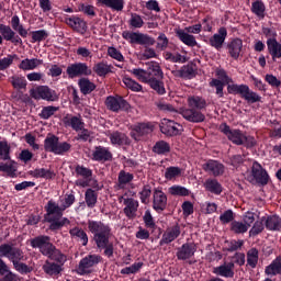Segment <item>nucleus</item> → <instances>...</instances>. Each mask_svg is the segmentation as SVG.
Segmentation results:
<instances>
[{
	"instance_id": "obj_1",
	"label": "nucleus",
	"mask_w": 281,
	"mask_h": 281,
	"mask_svg": "<svg viewBox=\"0 0 281 281\" xmlns=\"http://www.w3.org/2000/svg\"><path fill=\"white\" fill-rule=\"evenodd\" d=\"M60 202L61 205H59L54 200H49L44 206L46 212L44 214V221L49 223L48 229L50 232H60L65 225L71 224V221H69L67 217H64V214L65 210H69V207L76 203V195L74 194V191L66 193Z\"/></svg>"
},
{
	"instance_id": "obj_2",
	"label": "nucleus",
	"mask_w": 281,
	"mask_h": 281,
	"mask_svg": "<svg viewBox=\"0 0 281 281\" xmlns=\"http://www.w3.org/2000/svg\"><path fill=\"white\" fill-rule=\"evenodd\" d=\"M88 232L92 234V238L97 249L99 251H103V256L106 258H113V254L115 251V247L113 241H111V226L109 224H104L102 221H88Z\"/></svg>"
},
{
	"instance_id": "obj_3",
	"label": "nucleus",
	"mask_w": 281,
	"mask_h": 281,
	"mask_svg": "<svg viewBox=\"0 0 281 281\" xmlns=\"http://www.w3.org/2000/svg\"><path fill=\"white\" fill-rule=\"evenodd\" d=\"M215 76L221 80V82H224V85L227 86V92L233 95L239 94L243 100H246L248 104H256V102H260L262 100V97L257 94L255 91H251L249 89V86L241 83H234V79L227 75V71L223 68H216ZM233 83V85H232Z\"/></svg>"
},
{
	"instance_id": "obj_4",
	"label": "nucleus",
	"mask_w": 281,
	"mask_h": 281,
	"mask_svg": "<svg viewBox=\"0 0 281 281\" xmlns=\"http://www.w3.org/2000/svg\"><path fill=\"white\" fill-rule=\"evenodd\" d=\"M122 37L130 43V45H142L145 47L143 57L145 60H149V58H157V52L153 45L157 43L155 37L139 32L124 31L122 33Z\"/></svg>"
},
{
	"instance_id": "obj_5",
	"label": "nucleus",
	"mask_w": 281,
	"mask_h": 281,
	"mask_svg": "<svg viewBox=\"0 0 281 281\" xmlns=\"http://www.w3.org/2000/svg\"><path fill=\"white\" fill-rule=\"evenodd\" d=\"M187 102L189 108L182 111V117L193 124L205 122V114L201 111L207 109V100L201 95H191L188 98Z\"/></svg>"
},
{
	"instance_id": "obj_6",
	"label": "nucleus",
	"mask_w": 281,
	"mask_h": 281,
	"mask_svg": "<svg viewBox=\"0 0 281 281\" xmlns=\"http://www.w3.org/2000/svg\"><path fill=\"white\" fill-rule=\"evenodd\" d=\"M10 144L8 140H0V159L2 161L9 162H0V172L8 173V177H16V161L12 160L10 156Z\"/></svg>"
},
{
	"instance_id": "obj_7",
	"label": "nucleus",
	"mask_w": 281,
	"mask_h": 281,
	"mask_svg": "<svg viewBox=\"0 0 281 281\" xmlns=\"http://www.w3.org/2000/svg\"><path fill=\"white\" fill-rule=\"evenodd\" d=\"M249 183H257V186H267L269 183V173L267 169L262 168V165L258 161H254L250 170V176L247 178Z\"/></svg>"
},
{
	"instance_id": "obj_8",
	"label": "nucleus",
	"mask_w": 281,
	"mask_h": 281,
	"mask_svg": "<svg viewBox=\"0 0 281 281\" xmlns=\"http://www.w3.org/2000/svg\"><path fill=\"white\" fill-rule=\"evenodd\" d=\"M164 70H161V66L154 68V71L150 74L146 85L150 86V89L156 91L158 95H165L166 86L164 85Z\"/></svg>"
},
{
	"instance_id": "obj_9",
	"label": "nucleus",
	"mask_w": 281,
	"mask_h": 281,
	"mask_svg": "<svg viewBox=\"0 0 281 281\" xmlns=\"http://www.w3.org/2000/svg\"><path fill=\"white\" fill-rule=\"evenodd\" d=\"M130 137L134 142H142L147 135L155 131V125L150 122L136 123L130 127Z\"/></svg>"
},
{
	"instance_id": "obj_10",
	"label": "nucleus",
	"mask_w": 281,
	"mask_h": 281,
	"mask_svg": "<svg viewBox=\"0 0 281 281\" xmlns=\"http://www.w3.org/2000/svg\"><path fill=\"white\" fill-rule=\"evenodd\" d=\"M30 95L34 100H46V102H56L58 101V94L56 90H52L47 86H37L30 90Z\"/></svg>"
},
{
	"instance_id": "obj_11",
	"label": "nucleus",
	"mask_w": 281,
	"mask_h": 281,
	"mask_svg": "<svg viewBox=\"0 0 281 281\" xmlns=\"http://www.w3.org/2000/svg\"><path fill=\"white\" fill-rule=\"evenodd\" d=\"M104 104L108 111H112V113H120V111L126 112L131 109V104L122 95H109Z\"/></svg>"
},
{
	"instance_id": "obj_12",
	"label": "nucleus",
	"mask_w": 281,
	"mask_h": 281,
	"mask_svg": "<svg viewBox=\"0 0 281 281\" xmlns=\"http://www.w3.org/2000/svg\"><path fill=\"white\" fill-rule=\"evenodd\" d=\"M102 262V256L100 255H88L85 258H82L78 265L77 273L79 276H87L91 273V269L93 267L100 265Z\"/></svg>"
},
{
	"instance_id": "obj_13",
	"label": "nucleus",
	"mask_w": 281,
	"mask_h": 281,
	"mask_svg": "<svg viewBox=\"0 0 281 281\" xmlns=\"http://www.w3.org/2000/svg\"><path fill=\"white\" fill-rule=\"evenodd\" d=\"M0 258H8L12 265L15 262H21L23 260V250L18 247H13L10 244L0 245Z\"/></svg>"
},
{
	"instance_id": "obj_14",
	"label": "nucleus",
	"mask_w": 281,
	"mask_h": 281,
	"mask_svg": "<svg viewBox=\"0 0 281 281\" xmlns=\"http://www.w3.org/2000/svg\"><path fill=\"white\" fill-rule=\"evenodd\" d=\"M196 254V244L194 243H184L181 247L177 248L176 257L178 260L188 262L189 265H194L192 258Z\"/></svg>"
},
{
	"instance_id": "obj_15",
	"label": "nucleus",
	"mask_w": 281,
	"mask_h": 281,
	"mask_svg": "<svg viewBox=\"0 0 281 281\" xmlns=\"http://www.w3.org/2000/svg\"><path fill=\"white\" fill-rule=\"evenodd\" d=\"M66 74L68 78L74 80V78H81V76H91L93 71L89 68L87 63H75L67 67Z\"/></svg>"
},
{
	"instance_id": "obj_16",
	"label": "nucleus",
	"mask_w": 281,
	"mask_h": 281,
	"mask_svg": "<svg viewBox=\"0 0 281 281\" xmlns=\"http://www.w3.org/2000/svg\"><path fill=\"white\" fill-rule=\"evenodd\" d=\"M218 131L223 133L228 139V142H232V144H235V146H243V136L245 133L240 130H232L227 123H222L220 125Z\"/></svg>"
},
{
	"instance_id": "obj_17",
	"label": "nucleus",
	"mask_w": 281,
	"mask_h": 281,
	"mask_svg": "<svg viewBox=\"0 0 281 281\" xmlns=\"http://www.w3.org/2000/svg\"><path fill=\"white\" fill-rule=\"evenodd\" d=\"M30 245L33 249H38L42 256H46L54 244H52V237L47 235H38L30 239Z\"/></svg>"
},
{
	"instance_id": "obj_18",
	"label": "nucleus",
	"mask_w": 281,
	"mask_h": 281,
	"mask_svg": "<svg viewBox=\"0 0 281 281\" xmlns=\"http://www.w3.org/2000/svg\"><path fill=\"white\" fill-rule=\"evenodd\" d=\"M168 207V195L165 194L161 187L155 188L153 193V210L161 214Z\"/></svg>"
},
{
	"instance_id": "obj_19",
	"label": "nucleus",
	"mask_w": 281,
	"mask_h": 281,
	"mask_svg": "<svg viewBox=\"0 0 281 281\" xmlns=\"http://www.w3.org/2000/svg\"><path fill=\"white\" fill-rule=\"evenodd\" d=\"M65 23L68 25V27L78 34H87V30H89L87 21L78 15H70L65 18Z\"/></svg>"
},
{
	"instance_id": "obj_20",
	"label": "nucleus",
	"mask_w": 281,
	"mask_h": 281,
	"mask_svg": "<svg viewBox=\"0 0 281 281\" xmlns=\"http://www.w3.org/2000/svg\"><path fill=\"white\" fill-rule=\"evenodd\" d=\"M227 40V29L225 26H221L217 30V33L213 34L209 38V45L216 49V52H221L223 49V45H225V41Z\"/></svg>"
},
{
	"instance_id": "obj_21",
	"label": "nucleus",
	"mask_w": 281,
	"mask_h": 281,
	"mask_svg": "<svg viewBox=\"0 0 281 281\" xmlns=\"http://www.w3.org/2000/svg\"><path fill=\"white\" fill-rule=\"evenodd\" d=\"M202 169L212 177H222L225 173V165L218 160L210 159L202 165Z\"/></svg>"
},
{
	"instance_id": "obj_22",
	"label": "nucleus",
	"mask_w": 281,
	"mask_h": 281,
	"mask_svg": "<svg viewBox=\"0 0 281 281\" xmlns=\"http://www.w3.org/2000/svg\"><path fill=\"white\" fill-rule=\"evenodd\" d=\"M0 34L4 41H9L13 45H23L21 35L16 34V31L10 25L0 24Z\"/></svg>"
},
{
	"instance_id": "obj_23",
	"label": "nucleus",
	"mask_w": 281,
	"mask_h": 281,
	"mask_svg": "<svg viewBox=\"0 0 281 281\" xmlns=\"http://www.w3.org/2000/svg\"><path fill=\"white\" fill-rule=\"evenodd\" d=\"M159 63L157 61H150L147 64V70H144L142 68H134L131 70V74L139 80V82H144L145 85L148 82V79L153 76V71H155V68L158 67Z\"/></svg>"
},
{
	"instance_id": "obj_24",
	"label": "nucleus",
	"mask_w": 281,
	"mask_h": 281,
	"mask_svg": "<svg viewBox=\"0 0 281 281\" xmlns=\"http://www.w3.org/2000/svg\"><path fill=\"white\" fill-rule=\"evenodd\" d=\"M179 236H181V226L179 223H177L176 225L168 227L162 234V237L159 241L160 247H164V245H170V243H175Z\"/></svg>"
},
{
	"instance_id": "obj_25",
	"label": "nucleus",
	"mask_w": 281,
	"mask_h": 281,
	"mask_svg": "<svg viewBox=\"0 0 281 281\" xmlns=\"http://www.w3.org/2000/svg\"><path fill=\"white\" fill-rule=\"evenodd\" d=\"M125 207L123 212L128 221H135L137 218V210H139V201L133 198H126L123 201Z\"/></svg>"
},
{
	"instance_id": "obj_26",
	"label": "nucleus",
	"mask_w": 281,
	"mask_h": 281,
	"mask_svg": "<svg viewBox=\"0 0 281 281\" xmlns=\"http://www.w3.org/2000/svg\"><path fill=\"white\" fill-rule=\"evenodd\" d=\"M75 172L77 177H82V179H85V180H78L77 186H80L81 188H89V182L93 177V170L82 165H77L75 168Z\"/></svg>"
},
{
	"instance_id": "obj_27",
	"label": "nucleus",
	"mask_w": 281,
	"mask_h": 281,
	"mask_svg": "<svg viewBox=\"0 0 281 281\" xmlns=\"http://www.w3.org/2000/svg\"><path fill=\"white\" fill-rule=\"evenodd\" d=\"M228 55L233 60H238L240 54L243 53V40L240 37L232 38L226 46Z\"/></svg>"
},
{
	"instance_id": "obj_28",
	"label": "nucleus",
	"mask_w": 281,
	"mask_h": 281,
	"mask_svg": "<svg viewBox=\"0 0 281 281\" xmlns=\"http://www.w3.org/2000/svg\"><path fill=\"white\" fill-rule=\"evenodd\" d=\"M179 124L172 120L164 119L159 125L160 132L167 137H177L179 135Z\"/></svg>"
},
{
	"instance_id": "obj_29",
	"label": "nucleus",
	"mask_w": 281,
	"mask_h": 281,
	"mask_svg": "<svg viewBox=\"0 0 281 281\" xmlns=\"http://www.w3.org/2000/svg\"><path fill=\"white\" fill-rule=\"evenodd\" d=\"M49 260H53L55 265H60V267H65V262H67V255L63 252V250L56 248V246L53 244L48 252L44 255Z\"/></svg>"
},
{
	"instance_id": "obj_30",
	"label": "nucleus",
	"mask_w": 281,
	"mask_h": 281,
	"mask_svg": "<svg viewBox=\"0 0 281 281\" xmlns=\"http://www.w3.org/2000/svg\"><path fill=\"white\" fill-rule=\"evenodd\" d=\"M171 74L175 78H182V80L196 78V69L190 64L182 66L179 70H172Z\"/></svg>"
},
{
	"instance_id": "obj_31",
	"label": "nucleus",
	"mask_w": 281,
	"mask_h": 281,
	"mask_svg": "<svg viewBox=\"0 0 281 281\" xmlns=\"http://www.w3.org/2000/svg\"><path fill=\"white\" fill-rule=\"evenodd\" d=\"M112 146H131V138L124 132L114 131L108 134Z\"/></svg>"
},
{
	"instance_id": "obj_32",
	"label": "nucleus",
	"mask_w": 281,
	"mask_h": 281,
	"mask_svg": "<svg viewBox=\"0 0 281 281\" xmlns=\"http://www.w3.org/2000/svg\"><path fill=\"white\" fill-rule=\"evenodd\" d=\"M64 124L65 126H69L70 128H72V131H76V133H78L83 128L85 120H82V115L80 114H77V115L67 114L64 117Z\"/></svg>"
},
{
	"instance_id": "obj_33",
	"label": "nucleus",
	"mask_w": 281,
	"mask_h": 281,
	"mask_svg": "<svg viewBox=\"0 0 281 281\" xmlns=\"http://www.w3.org/2000/svg\"><path fill=\"white\" fill-rule=\"evenodd\" d=\"M93 161H113V153L109 150V147L97 146L92 151Z\"/></svg>"
},
{
	"instance_id": "obj_34",
	"label": "nucleus",
	"mask_w": 281,
	"mask_h": 281,
	"mask_svg": "<svg viewBox=\"0 0 281 281\" xmlns=\"http://www.w3.org/2000/svg\"><path fill=\"white\" fill-rule=\"evenodd\" d=\"M203 186L206 192L215 194V196H221V194H223V184L215 178L206 179Z\"/></svg>"
},
{
	"instance_id": "obj_35",
	"label": "nucleus",
	"mask_w": 281,
	"mask_h": 281,
	"mask_svg": "<svg viewBox=\"0 0 281 281\" xmlns=\"http://www.w3.org/2000/svg\"><path fill=\"white\" fill-rule=\"evenodd\" d=\"M42 269L44 273H46V276H49L50 278H58V276L63 273V266L49 260L45 261Z\"/></svg>"
},
{
	"instance_id": "obj_36",
	"label": "nucleus",
	"mask_w": 281,
	"mask_h": 281,
	"mask_svg": "<svg viewBox=\"0 0 281 281\" xmlns=\"http://www.w3.org/2000/svg\"><path fill=\"white\" fill-rule=\"evenodd\" d=\"M268 54H270L273 63L281 58V44L278 38H268L267 40Z\"/></svg>"
},
{
	"instance_id": "obj_37",
	"label": "nucleus",
	"mask_w": 281,
	"mask_h": 281,
	"mask_svg": "<svg viewBox=\"0 0 281 281\" xmlns=\"http://www.w3.org/2000/svg\"><path fill=\"white\" fill-rule=\"evenodd\" d=\"M69 235L75 240L81 243L82 247H87V245H89V235H87V232H85V229L75 226L69 229Z\"/></svg>"
},
{
	"instance_id": "obj_38",
	"label": "nucleus",
	"mask_w": 281,
	"mask_h": 281,
	"mask_svg": "<svg viewBox=\"0 0 281 281\" xmlns=\"http://www.w3.org/2000/svg\"><path fill=\"white\" fill-rule=\"evenodd\" d=\"M213 273L221 278H234V262H228L213 268Z\"/></svg>"
},
{
	"instance_id": "obj_39",
	"label": "nucleus",
	"mask_w": 281,
	"mask_h": 281,
	"mask_svg": "<svg viewBox=\"0 0 281 281\" xmlns=\"http://www.w3.org/2000/svg\"><path fill=\"white\" fill-rule=\"evenodd\" d=\"M265 225L268 232H281V217L276 214L265 216Z\"/></svg>"
},
{
	"instance_id": "obj_40",
	"label": "nucleus",
	"mask_w": 281,
	"mask_h": 281,
	"mask_svg": "<svg viewBox=\"0 0 281 281\" xmlns=\"http://www.w3.org/2000/svg\"><path fill=\"white\" fill-rule=\"evenodd\" d=\"M9 82L16 91H25L27 89V79L24 76L13 75L9 78Z\"/></svg>"
},
{
	"instance_id": "obj_41",
	"label": "nucleus",
	"mask_w": 281,
	"mask_h": 281,
	"mask_svg": "<svg viewBox=\"0 0 281 281\" xmlns=\"http://www.w3.org/2000/svg\"><path fill=\"white\" fill-rule=\"evenodd\" d=\"M176 34L179 41H181V43H183L188 47H196V45H199V43L196 42V37H194V35L187 33L183 30H178Z\"/></svg>"
},
{
	"instance_id": "obj_42",
	"label": "nucleus",
	"mask_w": 281,
	"mask_h": 281,
	"mask_svg": "<svg viewBox=\"0 0 281 281\" xmlns=\"http://www.w3.org/2000/svg\"><path fill=\"white\" fill-rule=\"evenodd\" d=\"M78 87L82 95H89V93H93V91H95L98 86L89 80V78H81L78 81Z\"/></svg>"
},
{
	"instance_id": "obj_43",
	"label": "nucleus",
	"mask_w": 281,
	"mask_h": 281,
	"mask_svg": "<svg viewBox=\"0 0 281 281\" xmlns=\"http://www.w3.org/2000/svg\"><path fill=\"white\" fill-rule=\"evenodd\" d=\"M40 65H43V60L42 59H37V58H26L23 59L20 64H19V69H21L22 71H32L34 69H36V67H38Z\"/></svg>"
},
{
	"instance_id": "obj_44",
	"label": "nucleus",
	"mask_w": 281,
	"mask_h": 281,
	"mask_svg": "<svg viewBox=\"0 0 281 281\" xmlns=\"http://www.w3.org/2000/svg\"><path fill=\"white\" fill-rule=\"evenodd\" d=\"M30 175L34 177L35 179H46L50 180L56 177V173L52 169H45V168H36L33 171H30Z\"/></svg>"
},
{
	"instance_id": "obj_45",
	"label": "nucleus",
	"mask_w": 281,
	"mask_h": 281,
	"mask_svg": "<svg viewBox=\"0 0 281 281\" xmlns=\"http://www.w3.org/2000/svg\"><path fill=\"white\" fill-rule=\"evenodd\" d=\"M11 27L18 32L19 36L22 38H27V30L21 24V18L19 15L14 14L11 18Z\"/></svg>"
},
{
	"instance_id": "obj_46",
	"label": "nucleus",
	"mask_w": 281,
	"mask_h": 281,
	"mask_svg": "<svg viewBox=\"0 0 281 281\" xmlns=\"http://www.w3.org/2000/svg\"><path fill=\"white\" fill-rule=\"evenodd\" d=\"M135 179V176L131 172H126L125 170H121L117 176V186L120 190H124L128 183H131Z\"/></svg>"
},
{
	"instance_id": "obj_47",
	"label": "nucleus",
	"mask_w": 281,
	"mask_h": 281,
	"mask_svg": "<svg viewBox=\"0 0 281 281\" xmlns=\"http://www.w3.org/2000/svg\"><path fill=\"white\" fill-rule=\"evenodd\" d=\"M59 139L60 138L54 134H47L46 138L44 139V150L46 153L54 154Z\"/></svg>"
},
{
	"instance_id": "obj_48",
	"label": "nucleus",
	"mask_w": 281,
	"mask_h": 281,
	"mask_svg": "<svg viewBox=\"0 0 281 281\" xmlns=\"http://www.w3.org/2000/svg\"><path fill=\"white\" fill-rule=\"evenodd\" d=\"M250 11L252 12V14L258 16V19H265L267 7L265 5V2H262V0H257L251 3Z\"/></svg>"
},
{
	"instance_id": "obj_49",
	"label": "nucleus",
	"mask_w": 281,
	"mask_h": 281,
	"mask_svg": "<svg viewBox=\"0 0 281 281\" xmlns=\"http://www.w3.org/2000/svg\"><path fill=\"white\" fill-rule=\"evenodd\" d=\"M266 276H278L281 273V256H278L265 269Z\"/></svg>"
},
{
	"instance_id": "obj_50",
	"label": "nucleus",
	"mask_w": 281,
	"mask_h": 281,
	"mask_svg": "<svg viewBox=\"0 0 281 281\" xmlns=\"http://www.w3.org/2000/svg\"><path fill=\"white\" fill-rule=\"evenodd\" d=\"M170 143L166 140H158L153 146V153L156 155H164L165 157L170 153Z\"/></svg>"
},
{
	"instance_id": "obj_51",
	"label": "nucleus",
	"mask_w": 281,
	"mask_h": 281,
	"mask_svg": "<svg viewBox=\"0 0 281 281\" xmlns=\"http://www.w3.org/2000/svg\"><path fill=\"white\" fill-rule=\"evenodd\" d=\"M93 71L99 76V78H106L111 74V65L100 61L93 66Z\"/></svg>"
},
{
	"instance_id": "obj_52",
	"label": "nucleus",
	"mask_w": 281,
	"mask_h": 281,
	"mask_svg": "<svg viewBox=\"0 0 281 281\" xmlns=\"http://www.w3.org/2000/svg\"><path fill=\"white\" fill-rule=\"evenodd\" d=\"M99 3L115 12H122L124 10V0H99Z\"/></svg>"
},
{
	"instance_id": "obj_53",
	"label": "nucleus",
	"mask_w": 281,
	"mask_h": 281,
	"mask_svg": "<svg viewBox=\"0 0 281 281\" xmlns=\"http://www.w3.org/2000/svg\"><path fill=\"white\" fill-rule=\"evenodd\" d=\"M85 201L87 207H90V210H92V207H95L98 203V192L93 189H87L85 193Z\"/></svg>"
},
{
	"instance_id": "obj_54",
	"label": "nucleus",
	"mask_w": 281,
	"mask_h": 281,
	"mask_svg": "<svg viewBox=\"0 0 281 281\" xmlns=\"http://www.w3.org/2000/svg\"><path fill=\"white\" fill-rule=\"evenodd\" d=\"M265 216H262L254 223L252 227L249 231V236L255 238V236H258L259 234H262V232H265Z\"/></svg>"
},
{
	"instance_id": "obj_55",
	"label": "nucleus",
	"mask_w": 281,
	"mask_h": 281,
	"mask_svg": "<svg viewBox=\"0 0 281 281\" xmlns=\"http://www.w3.org/2000/svg\"><path fill=\"white\" fill-rule=\"evenodd\" d=\"M231 232L236 235L247 234V232H249V228L243 222L235 220L231 223Z\"/></svg>"
},
{
	"instance_id": "obj_56",
	"label": "nucleus",
	"mask_w": 281,
	"mask_h": 281,
	"mask_svg": "<svg viewBox=\"0 0 281 281\" xmlns=\"http://www.w3.org/2000/svg\"><path fill=\"white\" fill-rule=\"evenodd\" d=\"M123 83L125 85L126 89H130V91H134L135 93H139L143 90L142 85L139 82L135 81L131 77H123Z\"/></svg>"
},
{
	"instance_id": "obj_57",
	"label": "nucleus",
	"mask_w": 281,
	"mask_h": 281,
	"mask_svg": "<svg viewBox=\"0 0 281 281\" xmlns=\"http://www.w3.org/2000/svg\"><path fill=\"white\" fill-rule=\"evenodd\" d=\"M169 194H171V196H190V190L186 187L175 184L169 188Z\"/></svg>"
},
{
	"instance_id": "obj_58",
	"label": "nucleus",
	"mask_w": 281,
	"mask_h": 281,
	"mask_svg": "<svg viewBox=\"0 0 281 281\" xmlns=\"http://www.w3.org/2000/svg\"><path fill=\"white\" fill-rule=\"evenodd\" d=\"M70 151H71V144H69L68 142H60L59 139L57 142V146L55 147V151L53 153V155L64 156Z\"/></svg>"
},
{
	"instance_id": "obj_59",
	"label": "nucleus",
	"mask_w": 281,
	"mask_h": 281,
	"mask_svg": "<svg viewBox=\"0 0 281 281\" xmlns=\"http://www.w3.org/2000/svg\"><path fill=\"white\" fill-rule=\"evenodd\" d=\"M30 34L32 36L31 43H42V41L49 37V33L46 30L32 31Z\"/></svg>"
},
{
	"instance_id": "obj_60",
	"label": "nucleus",
	"mask_w": 281,
	"mask_h": 281,
	"mask_svg": "<svg viewBox=\"0 0 281 281\" xmlns=\"http://www.w3.org/2000/svg\"><path fill=\"white\" fill-rule=\"evenodd\" d=\"M227 83L221 81V79H216V78H213L211 81H210V87H214L215 90H216V95H218V98H224L225 95V92H223V90L225 89V86Z\"/></svg>"
},
{
	"instance_id": "obj_61",
	"label": "nucleus",
	"mask_w": 281,
	"mask_h": 281,
	"mask_svg": "<svg viewBox=\"0 0 281 281\" xmlns=\"http://www.w3.org/2000/svg\"><path fill=\"white\" fill-rule=\"evenodd\" d=\"M143 221L147 229H157V224L155 223V217H153V213H150V209H147L145 211L143 215Z\"/></svg>"
},
{
	"instance_id": "obj_62",
	"label": "nucleus",
	"mask_w": 281,
	"mask_h": 281,
	"mask_svg": "<svg viewBox=\"0 0 281 281\" xmlns=\"http://www.w3.org/2000/svg\"><path fill=\"white\" fill-rule=\"evenodd\" d=\"M247 265L251 267V269H256L258 266V249L251 248L247 252Z\"/></svg>"
},
{
	"instance_id": "obj_63",
	"label": "nucleus",
	"mask_w": 281,
	"mask_h": 281,
	"mask_svg": "<svg viewBox=\"0 0 281 281\" xmlns=\"http://www.w3.org/2000/svg\"><path fill=\"white\" fill-rule=\"evenodd\" d=\"M58 111V106L47 105L44 106L40 113L41 120H49L56 112Z\"/></svg>"
},
{
	"instance_id": "obj_64",
	"label": "nucleus",
	"mask_w": 281,
	"mask_h": 281,
	"mask_svg": "<svg viewBox=\"0 0 281 281\" xmlns=\"http://www.w3.org/2000/svg\"><path fill=\"white\" fill-rule=\"evenodd\" d=\"M177 177H181V168L179 167H168L165 171V179L168 181H172V179H177Z\"/></svg>"
}]
</instances>
